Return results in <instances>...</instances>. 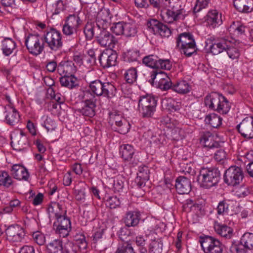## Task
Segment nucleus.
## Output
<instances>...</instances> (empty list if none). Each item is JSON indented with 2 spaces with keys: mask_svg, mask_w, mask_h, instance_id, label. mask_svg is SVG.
<instances>
[{
  "mask_svg": "<svg viewBox=\"0 0 253 253\" xmlns=\"http://www.w3.org/2000/svg\"><path fill=\"white\" fill-rule=\"evenodd\" d=\"M149 244L148 252L149 253H162L163 243L160 239L157 240L151 239Z\"/></svg>",
  "mask_w": 253,
  "mask_h": 253,
  "instance_id": "nucleus-47",
  "label": "nucleus"
},
{
  "mask_svg": "<svg viewBox=\"0 0 253 253\" xmlns=\"http://www.w3.org/2000/svg\"><path fill=\"white\" fill-rule=\"evenodd\" d=\"M222 119L218 115L212 113L207 116L205 119L206 123L214 128L219 127L222 124Z\"/></svg>",
  "mask_w": 253,
  "mask_h": 253,
  "instance_id": "nucleus-44",
  "label": "nucleus"
},
{
  "mask_svg": "<svg viewBox=\"0 0 253 253\" xmlns=\"http://www.w3.org/2000/svg\"><path fill=\"white\" fill-rule=\"evenodd\" d=\"M109 122L116 125L115 130L121 134H126L130 128V125L127 120L117 112L110 114Z\"/></svg>",
  "mask_w": 253,
  "mask_h": 253,
  "instance_id": "nucleus-13",
  "label": "nucleus"
},
{
  "mask_svg": "<svg viewBox=\"0 0 253 253\" xmlns=\"http://www.w3.org/2000/svg\"><path fill=\"white\" fill-rule=\"evenodd\" d=\"M142 62L146 66L152 68L169 70L171 64L169 60L160 59L157 55L151 54L143 58Z\"/></svg>",
  "mask_w": 253,
  "mask_h": 253,
  "instance_id": "nucleus-12",
  "label": "nucleus"
},
{
  "mask_svg": "<svg viewBox=\"0 0 253 253\" xmlns=\"http://www.w3.org/2000/svg\"><path fill=\"white\" fill-rule=\"evenodd\" d=\"M117 57L116 51L112 49H105L100 53L98 60L103 68H107L116 65Z\"/></svg>",
  "mask_w": 253,
  "mask_h": 253,
  "instance_id": "nucleus-16",
  "label": "nucleus"
},
{
  "mask_svg": "<svg viewBox=\"0 0 253 253\" xmlns=\"http://www.w3.org/2000/svg\"><path fill=\"white\" fill-rule=\"evenodd\" d=\"M156 84L157 87L164 90H166L170 88L172 89L173 85L169 78H167L166 79L158 81Z\"/></svg>",
  "mask_w": 253,
  "mask_h": 253,
  "instance_id": "nucleus-60",
  "label": "nucleus"
},
{
  "mask_svg": "<svg viewBox=\"0 0 253 253\" xmlns=\"http://www.w3.org/2000/svg\"><path fill=\"white\" fill-rule=\"evenodd\" d=\"M43 39L47 46L52 50L57 51L63 45L62 35L55 29H51L44 34Z\"/></svg>",
  "mask_w": 253,
  "mask_h": 253,
  "instance_id": "nucleus-10",
  "label": "nucleus"
},
{
  "mask_svg": "<svg viewBox=\"0 0 253 253\" xmlns=\"http://www.w3.org/2000/svg\"><path fill=\"white\" fill-rule=\"evenodd\" d=\"M60 82L62 86L70 89L79 86V81L74 74L62 76L60 78Z\"/></svg>",
  "mask_w": 253,
  "mask_h": 253,
  "instance_id": "nucleus-32",
  "label": "nucleus"
},
{
  "mask_svg": "<svg viewBox=\"0 0 253 253\" xmlns=\"http://www.w3.org/2000/svg\"><path fill=\"white\" fill-rule=\"evenodd\" d=\"M162 104L167 109L171 111H176L180 109V106L178 102L170 98L164 99L162 101Z\"/></svg>",
  "mask_w": 253,
  "mask_h": 253,
  "instance_id": "nucleus-53",
  "label": "nucleus"
},
{
  "mask_svg": "<svg viewBox=\"0 0 253 253\" xmlns=\"http://www.w3.org/2000/svg\"><path fill=\"white\" fill-rule=\"evenodd\" d=\"M62 31L66 37L74 39L76 37L78 30L64 22L62 26Z\"/></svg>",
  "mask_w": 253,
  "mask_h": 253,
  "instance_id": "nucleus-52",
  "label": "nucleus"
},
{
  "mask_svg": "<svg viewBox=\"0 0 253 253\" xmlns=\"http://www.w3.org/2000/svg\"><path fill=\"white\" fill-rule=\"evenodd\" d=\"M241 243L244 245L247 249L253 250V233L246 232L243 234L241 238Z\"/></svg>",
  "mask_w": 253,
  "mask_h": 253,
  "instance_id": "nucleus-49",
  "label": "nucleus"
},
{
  "mask_svg": "<svg viewBox=\"0 0 253 253\" xmlns=\"http://www.w3.org/2000/svg\"><path fill=\"white\" fill-rule=\"evenodd\" d=\"M76 67L71 61H61L58 65L57 72L61 76L73 75L76 72Z\"/></svg>",
  "mask_w": 253,
  "mask_h": 253,
  "instance_id": "nucleus-30",
  "label": "nucleus"
},
{
  "mask_svg": "<svg viewBox=\"0 0 253 253\" xmlns=\"http://www.w3.org/2000/svg\"><path fill=\"white\" fill-rule=\"evenodd\" d=\"M229 208L228 201L223 200L219 202L216 208L218 215H224L228 213Z\"/></svg>",
  "mask_w": 253,
  "mask_h": 253,
  "instance_id": "nucleus-61",
  "label": "nucleus"
},
{
  "mask_svg": "<svg viewBox=\"0 0 253 253\" xmlns=\"http://www.w3.org/2000/svg\"><path fill=\"white\" fill-rule=\"evenodd\" d=\"M44 41L43 37L39 34H30L26 38L25 43L31 54L38 55L44 49Z\"/></svg>",
  "mask_w": 253,
  "mask_h": 253,
  "instance_id": "nucleus-8",
  "label": "nucleus"
},
{
  "mask_svg": "<svg viewBox=\"0 0 253 253\" xmlns=\"http://www.w3.org/2000/svg\"><path fill=\"white\" fill-rule=\"evenodd\" d=\"M125 22L114 23L111 27V31L117 36L123 35Z\"/></svg>",
  "mask_w": 253,
  "mask_h": 253,
  "instance_id": "nucleus-56",
  "label": "nucleus"
},
{
  "mask_svg": "<svg viewBox=\"0 0 253 253\" xmlns=\"http://www.w3.org/2000/svg\"><path fill=\"white\" fill-rule=\"evenodd\" d=\"M199 242L205 253H223L224 245L218 239L212 236H200Z\"/></svg>",
  "mask_w": 253,
  "mask_h": 253,
  "instance_id": "nucleus-7",
  "label": "nucleus"
},
{
  "mask_svg": "<svg viewBox=\"0 0 253 253\" xmlns=\"http://www.w3.org/2000/svg\"><path fill=\"white\" fill-rule=\"evenodd\" d=\"M11 146L17 151H25L29 148L28 137L26 136L11 138Z\"/></svg>",
  "mask_w": 253,
  "mask_h": 253,
  "instance_id": "nucleus-27",
  "label": "nucleus"
},
{
  "mask_svg": "<svg viewBox=\"0 0 253 253\" xmlns=\"http://www.w3.org/2000/svg\"><path fill=\"white\" fill-rule=\"evenodd\" d=\"M77 245L72 242H68L64 246V253H78L79 249L81 251H85L87 244L84 235H81L76 237Z\"/></svg>",
  "mask_w": 253,
  "mask_h": 253,
  "instance_id": "nucleus-20",
  "label": "nucleus"
},
{
  "mask_svg": "<svg viewBox=\"0 0 253 253\" xmlns=\"http://www.w3.org/2000/svg\"><path fill=\"white\" fill-rule=\"evenodd\" d=\"M111 15L108 9H102L98 12L96 18V25L99 28H107L111 23Z\"/></svg>",
  "mask_w": 253,
  "mask_h": 253,
  "instance_id": "nucleus-22",
  "label": "nucleus"
},
{
  "mask_svg": "<svg viewBox=\"0 0 253 253\" xmlns=\"http://www.w3.org/2000/svg\"><path fill=\"white\" fill-rule=\"evenodd\" d=\"M167 78H169L167 74L163 71H153L151 74V79L149 82L153 84L155 83L157 84L158 81H161L162 80L166 79Z\"/></svg>",
  "mask_w": 253,
  "mask_h": 253,
  "instance_id": "nucleus-50",
  "label": "nucleus"
},
{
  "mask_svg": "<svg viewBox=\"0 0 253 253\" xmlns=\"http://www.w3.org/2000/svg\"><path fill=\"white\" fill-rule=\"evenodd\" d=\"M96 107V102H81V106L77 110L82 115L91 118L95 114Z\"/></svg>",
  "mask_w": 253,
  "mask_h": 253,
  "instance_id": "nucleus-28",
  "label": "nucleus"
},
{
  "mask_svg": "<svg viewBox=\"0 0 253 253\" xmlns=\"http://www.w3.org/2000/svg\"><path fill=\"white\" fill-rule=\"evenodd\" d=\"M225 51L226 52L228 57L232 60H236L237 61L240 55V53L238 48L232 45L231 38V43L226 49Z\"/></svg>",
  "mask_w": 253,
  "mask_h": 253,
  "instance_id": "nucleus-51",
  "label": "nucleus"
},
{
  "mask_svg": "<svg viewBox=\"0 0 253 253\" xmlns=\"http://www.w3.org/2000/svg\"><path fill=\"white\" fill-rule=\"evenodd\" d=\"M246 27L239 21H233L228 28L230 34L235 36H239L245 31Z\"/></svg>",
  "mask_w": 253,
  "mask_h": 253,
  "instance_id": "nucleus-42",
  "label": "nucleus"
},
{
  "mask_svg": "<svg viewBox=\"0 0 253 253\" xmlns=\"http://www.w3.org/2000/svg\"><path fill=\"white\" fill-rule=\"evenodd\" d=\"M170 4V8L168 9L163 16L164 21L168 23L184 19L186 15L184 6L179 0H165Z\"/></svg>",
  "mask_w": 253,
  "mask_h": 253,
  "instance_id": "nucleus-4",
  "label": "nucleus"
},
{
  "mask_svg": "<svg viewBox=\"0 0 253 253\" xmlns=\"http://www.w3.org/2000/svg\"><path fill=\"white\" fill-rule=\"evenodd\" d=\"M140 56L139 51L137 49H129L124 53V60L128 62H135L138 60Z\"/></svg>",
  "mask_w": 253,
  "mask_h": 253,
  "instance_id": "nucleus-45",
  "label": "nucleus"
},
{
  "mask_svg": "<svg viewBox=\"0 0 253 253\" xmlns=\"http://www.w3.org/2000/svg\"><path fill=\"white\" fill-rule=\"evenodd\" d=\"M33 239L35 243L40 246L44 245L45 242V238L42 233L37 231L33 233Z\"/></svg>",
  "mask_w": 253,
  "mask_h": 253,
  "instance_id": "nucleus-63",
  "label": "nucleus"
},
{
  "mask_svg": "<svg viewBox=\"0 0 253 253\" xmlns=\"http://www.w3.org/2000/svg\"><path fill=\"white\" fill-rule=\"evenodd\" d=\"M5 123L10 126H15L18 124L20 119L18 112L12 106L7 105L5 107Z\"/></svg>",
  "mask_w": 253,
  "mask_h": 253,
  "instance_id": "nucleus-25",
  "label": "nucleus"
},
{
  "mask_svg": "<svg viewBox=\"0 0 253 253\" xmlns=\"http://www.w3.org/2000/svg\"><path fill=\"white\" fill-rule=\"evenodd\" d=\"M125 79L129 84L134 83L137 80V72L135 68H131L126 71L124 74Z\"/></svg>",
  "mask_w": 253,
  "mask_h": 253,
  "instance_id": "nucleus-48",
  "label": "nucleus"
},
{
  "mask_svg": "<svg viewBox=\"0 0 253 253\" xmlns=\"http://www.w3.org/2000/svg\"><path fill=\"white\" fill-rule=\"evenodd\" d=\"M206 21L209 26L215 28L222 24V14L216 9H211L206 15Z\"/></svg>",
  "mask_w": 253,
  "mask_h": 253,
  "instance_id": "nucleus-23",
  "label": "nucleus"
},
{
  "mask_svg": "<svg viewBox=\"0 0 253 253\" xmlns=\"http://www.w3.org/2000/svg\"><path fill=\"white\" fill-rule=\"evenodd\" d=\"M53 226L56 233L63 238L67 237L71 229V221L65 215L57 218Z\"/></svg>",
  "mask_w": 253,
  "mask_h": 253,
  "instance_id": "nucleus-17",
  "label": "nucleus"
},
{
  "mask_svg": "<svg viewBox=\"0 0 253 253\" xmlns=\"http://www.w3.org/2000/svg\"><path fill=\"white\" fill-rule=\"evenodd\" d=\"M12 183L11 176L5 171H0V185L8 188Z\"/></svg>",
  "mask_w": 253,
  "mask_h": 253,
  "instance_id": "nucleus-54",
  "label": "nucleus"
},
{
  "mask_svg": "<svg viewBox=\"0 0 253 253\" xmlns=\"http://www.w3.org/2000/svg\"><path fill=\"white\" fill-rule=\"evenodd\" d=\"M15 42L10 38H6L2 42L1 50L5 56L10 55L15 49Z\"/></svg>",
  "mask_w": 253,
  "mask_h": 253,
  "instance_id": "nucleus-38",
  "label": "nucleus"
},
{
  "mask_svg": "<svg viewBox=\"0 0 253 253\" xmlns=\"http://www.w3.org/2000/svg\"><path fill=\"white\" fill-rule=\"evenodd\" d=\"M48 211L49 216H51V213L53 214L56 219L66 214V210L65 209L64 205L56 202L52 203L48 208Z\"/></svg>",
  "mask_w": 253,
  "mask_h": 253,
  "instance_id": "nucleus-35",
  "label": "nucleus"
},
{
  "mask_svg": "<svg viewBox=\"0 0 253 253\" xmlns=\"http://www.w3.org/2000/svg\"><path fill=\"white\" fill-rule=\"evenodd\" d=\"M206 46L209 44V49L213 55H217L224 51L231 43V38L224 37L218 40H215L212 38H209L206 42Z\"/></svg>",
  "mask_w": 253,
  "mask_h": 253,
  "instance_id": "nucleus-11",
  "label": "nucleus"
},
{
  "mask_svg": "<svg viewBox=\"0 0 253 253\" xmlns=\"http://www.w3.org/2000/svg\"><path fill=\"white\" fill-rule=\"evenodd\" d=\"M43 119H44V120L42 126L47 129V131H53L55 129L56 124L55 121L47 116H43Z\"/></svg>",
  "mask_w": 253,
  "mask_h": 253,
  "instance_id": "nucleus-58",
  "label": "nucleus"
},
{
  "mask_svg": "<svg viewBox=\"0 0 253 253\" xmlns=\"http://www.w3.org/2000/svg\"><path fill=\"white\" fill-rule=\"evenodd\" d=\"M244 173L242 169L239 167L231 166L227 169L224 174V181L228 185L235 186L242 181Z\"/></svg>",
  "mask_w": 253,
  "mask_h": 253,
  "instance_id": "nucleus-9",
  "label": "nucleus"
},
{
  "mask_svg": "<svg viewBox=\"0 0 253 253\" xmlns=\"http://www.w3.org/2000/svg\"><path fill=\"white\" fill-rule=\"evenodd\" d=\"M137 176L142 178L143 180H148L150 177V170L146 166H140L138 168Z\"/></svg>",
  "mask_w": 253,
  "mask_h": 253,
  "instance_id": "nucleus-59",
  "label": "nucleus"
},
{
  "mask_svg": "<svg viewBox=\"0 0 253 253\" xmlns=\"http://www.w3.org/2000/svg\"><path fill=\"white\" fill-rule=\"evenodd\" d=\"M148 237L146 236L139 235L136 236L135 238V243L137 247V250L139 253H147L148 252L147 249V241Z\"/></svg>",
  "mask_w": 253,
  "mask_h": 253,
  "instance_id": "nucleus-43",
  "label": "nucleus"
},
{
  "mask_svg": "<svg viewBox=\"0 0 253 253\" xmlns=\"http://www.w3.org/2000/svg\"><path fill=\"white\" fill-rule=\"evenodd\" d=\"M137 33V28L135 23L125 22L123 35L126 37H134Z\"/></svg>",
  "mask_w": 253,
  "mask_h": 253,
  "instance_id": "nucleus-46",
  "label": "nucleus"
},
{
  "mask_svg": "<svg viewBox=\"0 0 253 253\" xmlns=\"http://www.w3.org/2000/svg\"><path fill=\"white\" fill-rule=\"evenodd\" d=\"M47 251L48 253H64V248L61 240H55L47 245Z\"/></svg>",
  "mask_w": 253,
  "mask_h": 253,
  "instance_id": "nucleus-39",
  "label": "nucleus"
},
{
  "mask_svg": "<svg viewBox=\"0 0 253 253\" xmlns=\"http://www.w3.org/2000/svg\"><path fill=\"white\" fill-rule=\"evenodd\" d=\"M11 174L13 177L18 180H28L29 173L24 167L19 165H14L11 168Z\"/></svg>",
  "mask_w": 253,
  "mask_h": 253,
  "instance_id": "nucleus-31",
  "label": "nucleus"
},
{
  "mask_svg": "<svg viewBox=\"0 0 253 253\" xmlns=\"http://www.w3.org/2000/svg\"><path fill=\"white\" fill-rule=\"evenodd\" d=\"M135 153L133 147L129 144H123L120 148V153L125 161H130Z\"/></svg>",
  "mask_w": 253,
  "mask_h": 253,
  "instance_id": "nucleus-34",
  "label": "nucleus"
},
{
  "mask_svg": "<svg viewBox=\"0 0 253 253\" xmlns=\"http://www.w3.org/2000/svg\"><path fill=\"white\" fill-rule=\"evenodd\" d=\"M201 186L209 189L217 184L220 179V172L215 167L202 168L198 176Z\"/></svg>",
  "mask_w": 253,
  "mask_h": 253,
  "instance_id": "nucleus-3",
  "label": "nucleus"
},
{
  "mask_svg": "<svg viewBox=\"0 0 253 253\" xmlns=\"http://www.w3.org/2000/svg\"><path fill=\"white\" fill-rule=\"evenodd\" d=\"M65 22L78 30L82 24V20L78 14H70L66 18Z\"/></svg>",
  "mask_w": 253,
  "mask_h": 253,
  "instance_id": "nucleus-40",
  "label": "nucleus"
},
{
  "mask_svg": "<svg viewBox=\"0 0 253 253\" xmlns=\"http://www.w3.org/2000/svg\"><path fill=\"white\" fill-rule=\"evenodd\" d=\"M184 131L178 127H174L170 130L171 139L175 141L183 139L184 138Z\"/></svg>",
  "mask_w": 253,
  "mask_h": 253,
  "instance_id": "nucleus-57",
  "label": "nucleus"
},
{
  "mask_svg": "<svg viewBox=\"0 0 253 253\" xmlns=\"http://www.w3.org/2000/svg\"><path fill=\"white\" fill-rule=\"evenodd\" d=\"M106 29L98 28L95 38L101 46L113 47L116 41L115 38Z\"/></svg>",
  "mask_w": 253,
  "mask_h": 253,
  "instance_id": "nucleus-15",
  "label": "nucleus"
},
{
  "mask_svg": "<svg viewBox=\"0 0 253 253\" xmlns=\"http://www.w3.org/2000/svg\"><path fill=\"white\" fill-rule=\"evenodd\" d=\"M148 27L155 35L159 34L162 37L168 38L171 31L167 25H164L157 20H152L148 23Z\"/></svg>",
  "mask_w": 253,
  "mask_h": 253,
  "instance_id": "nucleus-21",
  "label": "nucleus"
},
{
  "mask_svg": "<svg viewBox=\"0 0 253 253\" xmlns=\"http://www.w3.org/2000/svg\"><path fill=\"white\" fill-rule=\"evenodd\" d=\"M121 202L116 196L109 197L106 201V205L110 209H116L120 206Z\"/></svg>",
  "mask_w": 253,
  "mask_h": 253,
  "instance_id": "nucleus-62",
  "label": "nucleus"
},
{
  "mask_svg": "<svg viewBox=\"0 0 253 253\" xmlns=\"http://www.w3.org/2000/svg\"><path fill=\"white\" fill-rule=\"evenodd\" d=\"M175 188L180 194H188L191 190V181L186 177L179 176L176 179Z\"/></svg>",
  "mask_w": 253,
  "mask_h": 253,
  "instance_id": "nucleus-24",
  "label": "nucleus"
},
{
  "mask_svg": "<svg viewBox=\"0 0 253 253\" xmlns=\"http://www.w3.org/2000/svg\"><path fill=\"white\" fill-rule=\"evenodd\" d=\"M125 225L128 227L138 225L140 220V213L137 211H128L123 218Z\"/></svg>",
  "mask_w": 253,
  "mask_h": 253,
  "instance_id": "nucleus-26",
  "label": "nucleus"
},
{
  "mask_svg": "<svg viewBox=\"0 0 253 253\" xmlns=\"http://www.w3.org/2000/svg\"><path fill=\"white\" fill-rule=\"evenodd\" d=\"M5 232L8 239L13 242H21L25 236L24 229L17 224L9 226Z\"/></svg>",
  "mask_w": 253,
  "mask_h": 253,
  "instance_id": "nucleus-19",
  "label": "nucleus"
},
{
  "mask_svg": "<svg viewBox=\"0 0 253 253\" xmlns=\"http://www.w3.org/2000/svg\"><path fill=\"white\" fill-rule=\"evenodd\" d=\"M233 3L240 12L250 13L253 11V0H234Z\"/></svg>",
  "mask_w": 253,
  "mask_h": 253,
  "instance_id": "nucleus-29",
  "label": "nucleus"
},
{
  "mask_svg": "<svg viewBox=\"0 0 253 253\" xmlns=\"http://www.w3.org/2000/svg\"><path fill=\"white\" fill-rule=\"evenodd\" d=\"M206 106L211 110L220 114H227L231 108L229 101L221 94L212 92L207 95L204 99Z\"/></svg>",
  "mask_w": 253,
  "mask_h": 253,
  "instance_id": "nucleus-2",
  "label": "nucleus"
},
{
  "mask_svg": "<svg viewBox=\"0 0 253 253\" xmlns=\"http://www.w3.org/2000/svg\"><path fill=\"white\" fill-rule=\"evenodd\" d=\"M204 145L203 151L208 152V155L211 156L214 152V149L220 147L221 143L216 141L214 136L210 132L205 133L201 140Z\"/></svg>",
  "mask_w": 253,
  "mask_h": 253,
  "instance_id": "nucleus-14",
  "label": "nucleus"
},
{
  "mask_svg": "<svg viewBox=\"0 0 253 253\" xmlns=\"http://www.w3.org/2000/svg\"><path fill=\"white\" fill-rule=\"evenodd\" d=\"M172 89L178 93L184 94L190 92L191 86L186 81L182 80L173 84Z\"/></svg>",
  "mask_w": 253,
  "mask_h": 253,
  "instance_id": "nucleus-37",
  "label": "nucleus"
},
{
  "mask_svg": "<svg viewBox=\"0 0 253 253\" xmlns=\"http://www.w3.org/2000/svg\"><path fill=\"white\" fill-rule=\"evenodd\" d=\"M89 89L80 91L78 98L81 102H96V96H103L108 98L114 97L117 93L116 87L110 82H102L99 80L92 81Z\"/></svg>",
  "mask_w": 253,
  "mask_h": 253,
  "instance_id": "nucleus-1",
  "label": "nucleus"
},
{
  "mask_svg": "<svg viewBox=\"0 0 253 253\" xmlns=\"http://www.w3.org/2000/svg\"><path fill=\"white\" fill-rule=\"evenodd\" d=\"M214 228L216 233L223 238L230 239L233 236V230L226 225L216 222Z\"/></svg>",
  "mask_w": 253,
  "mask_h": 253,
  "instance_id": "nucleus-33",
  "label": "nucleus"
},
{
  "mask_svg": "<svg viewBox=\"0 0 253 253\" xmlns=\"http://www.w3.org/2000/svg\"><path fill=\"white\" fill-rule=\"evenodd\" d=\"M157 100L154 96L147 95L140 96L138 101V109L143 118L152 117L156 111Z\"/></svg>",
  "mask_w": 253,
  "mask_h": 253,
  "instance_id": "nucleus-6",
  "label": "nucleus"
},
{
  "mask_svg": "<svg viewBox=\"0 0 253 253\" xmlns=\"http://www.w3.org/2000/svg\"><path fill=\"white\" fill-rule=\"evenodd\" d=\"M231 253H247V249L241 243V240L239 242H233L230 247Z\"/></svg>",
  "mask_w": 253,
  "mask_h": 253,
  "instance_id": "nucleus-55",
  "label": "nucleus"
},
{
  "mask_svg": "<svg viewBox=\"0 0 253 253\" xmlns=\"http://www.w3.org/2000/svg\"><path fill=\"white\" fill-rule=\"evenodd\" d=\"M98 28L96 22L87 21L84 28V33L86 39L91 40L94 36L95 37Z\"/></svg>",
  "mask_w": 253,
  "mask_h": 253,
  "instance_id": "nucleus-36",
  "label": "nucleus"
},
{
  "mask_svg": "<svg viewBox=\"0 0 253 253\" xmlns=\"http://www.w3.org/2000/svg\"><path fill=\"white\" fill-rule=\"evenodd\" d=\"M126 178L121 175L116 176L113 180V190L115 192H123L125 187Z\"/></svg>",
  "mask_w": 253,
  "mask_h": 253,
  "instance_id": "nucleus-41",
  "label": "nucleus"
},
{
  "mask_svg": "<svg viewBox=\"0 0 253 253\" xmlns=\"http://www.w3.org/2000/svg\"><path fill=\"white\" fill-rule=\"evenodd\" d=\"M239 132L247 139L253 138V117H247L237 126Z\"/></svg>",
  "mask_w": 253,
  "mask_h": 253,
  "instance_id": "nucleus-18",
  "label": "nucleus"
},
{
  "mask_svg": "<svg viewBox=\"0 0 253 253\" xmlns=\"http://www.w3.org/2000/svg\"><path fill=\"white\" fill-rule=\"evenodd\" d=\"M117 253H135L130 244L127 243H124L121 247L119 248Z\"/></svg>",
  "mask_w": 253,
  "mask_h": 253,
  "instance_id": "nucleus-64",
  "label": "nucleus"
},
{
  "mask_svg": "<svg viewBox=\"0 0 253 253\" xmlns=\"http://www.w3.org/2000/svg\"><path fill=\"white\" fill-rule=\"evenodd\" d=\"M176 48L187 57L191 56L197 51L193 36L189 33H182L176 39Z\"/></svg>",
  "mask_w": 253,
  "mask_h": 253,
  "instance_id": "nucleus-5",
  "label": "nucleus"
}]
</instances>
